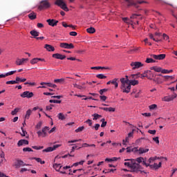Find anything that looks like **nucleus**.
I'll return each instance as SVG.
<instances>
[{
    "instance_id": "5",
    "label": "nucleus",
    "mask_w": 177,
    "mask_h": 177,
    "mask_svg": "<svg viewBox=\"0 0 177 177\" xmlns=\"http://www.w3.org/2000/svg\"><path fill=\"white\" fill-rule=\"evenodd\" d=\"M55 5H57L61 9H63L65 12H68V8L67 7V4L63 1V0H56Z\"/></svg>"
},
{
    "instance_id": "42",
    "label": "nucleus",
    "mask_w": 177,
    "mask_h": 177,
    "mask_svg": "<svg viewBox=\"0 0 177 177\" xmlns=\"http://www.w3.org/2000/svg\"><path fill=\"white\" fill-rule=\"evenodd\" d=\"M7 85H15V84H17V82L16 80H10L6 82Z\"/></svg>"
},
{
    "instance_id": "18",
    "label": "nucleus",
    "mask_w": 177,
    "mask_h": 177,
    "mask_svg": "<svg viewBox=\"0 0 177 177\" xmlns=\"http://www.w3.org/2000/svg\"><path fill=\"white\" fill-rule=\"evenodd\" d=\"M25 62H28V58H22L21 59H18L16 61V64H17V66H21V65L24 64Z\"/></svg>"
},
{
    "instance_id": "32",
    "label": "nucleus",
    "mask_w": 177,
    "mask_h": 177,
    "mask_svg": "<svg viewBox=\"0 0 177 177\" xmlns=\"http://www.w3.org/2000/svg\"><path fill=\"white\" fill-rule=\"evenodd\" d=\"M86 31L88 32V34H95V32H96V30L93 27L87 28Z\"/></svg>"
},
{
    "instance_id": "43",
    "label": "nucleus",
    "mask_w": 177,
    "mask_h": 177,
    "mask_svg": "<svg viewBox=\"0 0 177 177\" xmlns=\"http://www.w3.org/2000/svg\"><path fill=\"white\" fill-rule=\"evenodd\" d=\"M33 160H35L37 162H40V164H44L45 161L42 160L41 158H33Z\"/></svg>"
},
{
    "instance_id": "11",
    "label": "nucleus",
    "mask_w": 177,
    "mask_h": 177,
    "mask_svg": "<svg viewBox=\"0 0 177 177\" xmlns=\"http://www.w3.org/2000/svg\"><path fill=\"white\" fill-rule=\"evenodd\" d=\"M60 146H62V145H53V147H48L45 149L43 150L44 153H50V151H53L55 150H56L58 147H60Z\"/></svg>"
},
{
    "instance_id": "3",
    "label": "nucleus",
    "mask_w": 177,
    "mask_h": 177,
    "mask_svg": "<svg viewBox=\"0 0 177 177\" xmlns=\"http://www.w3.org/2000/svg\"><path fill=\"white\" fill-rule=\"evenodd\" d=\"M50 8V3L48 0H43L40 1L38 9L39 10H45L46 9H49Z\"/></svg>"
},
{
    "instance_id": "22",
    "label": "nucleus",
    "mask_w": 177,
    "mask_h": 177,
    "mask_svg": "<svg viewBox=\"0 0 177 177\" xmlns=\"http://www.w3.org/2000/svg\"><path fill=\"white\" fill-rule=\"evenodd\" d=\"M124 161H127L124 162L125 167H128V168H131L132 166V162L133 161V159H125Z\"/></svg>"
},
{
    "instance_id": "4",
    "label": "nucleus",
    "mask_w": 177,
    "mask_h": 177,
    "mask_svg": "<svg viewBox=\"0 0 177 177\" xmlns=\"http://www.w3.org/2000/svg\"><path fill=\"white\" fill-rule=\"evenodd\" d=\"M55 5H57L61 9H63L65 12H68V8L67 7V4L63 1V0H56Z\"/></svg>"
},
{
    "instance_id": "52",
    "label": "nucleus",
    "mask_w": 177,
    "mask_h": 177,
    "mask_svg": "<svg viewBox=\"0 0 177 177\" xmlns=\"http://www.w3.org/2000/svg\"><path fill=\"white\" fill-rule=\"evenodd\" d=\"M107 91H109V89L103 88L99 91V93L100 95H103L105 92H107Z\"/></svg>"
},
{
    "instance_id": "7",
    "label": "nucleus",
    "mask_w": 177,
    "mask_h": 177,
    "mask_svg": "<svg viewBox=\"0 0 177 177\" xmlns=\"http://www.w3.org/2000/svg\"><path fill=\"white\" fill-rule=\"evenodd\" d=\"M130 66L132 67V70H136L140 68V67H143V64L140 62H133L131 63Z\"/></svg>"
},
{
    "instance_id": "21",
    "label": "nucleus",
    "mask_w": 177,
    "mask_h": 177,
    "mask_svg": "<svg viewBox=\"0 0 177 177\" xmlns=\"http://www.w3.org/2000/svg\"><path fill=\"white\" fill-rule=\"evenodd\" d=\"M24 145H28V140L22 139L18 141L17 146L19 147H20V146H24Z\"/></svg>"
},
{
    "instance_id": "25",
    "label": "nucleus",
    "mask_w": 177,
    "mask_h": 177,
    "mask_svg": "<svg viewBox=\"0 0 177 177\" xmlns=\"http://www.w3.org/2000/svg\"><path fill=\"white\" fill-rule=\"evenodd\" d=\"M44 48L48 50V52H55V47L52 46L49 44H46Z\"/></svg>"
},
{
    "instance_id": "30",
    "label": "nucleus",
    "mask_w": 177,
    "mask_h": 177,
    "mask_svg": "<svg viewBox=\"0 0 177 177\" xmlns=\"http://www.w3.org/2000/svg\"><path fill=\"white\" fill-rule=\"evenodd\" d=\"M152 80L153 82H156V84H162V80L158 77H155L154 79Z\"/></svg>"
},
{
    "instance_id": "50",
    "label": "nucleus",
    "mask_w": 177,
    "mask_h": 177,
    "mask_svg": "<svg viewBox=\"0 0 177 177\" xmlns=\"http://www.w3.org/2000/svg\"><path fill=\"white\" fill-rule=\"evenodd\" d=\"M35 150H41L42 149H44V146H32V147Z\"/></svg>"
},
{
    "instance_id": "2",
    "label": "nucleus",
    "mask_w": 177,
    "mask_h": 177,
    "mask_svg": "<svg viewBox=\"0 0 177 177\" xmlns=\"http://www.w3.org/2000/svg\"><path fill=\"white\" fill-rule=\"evenodd\" d=\"M127 3V6H134L135 8H139L138 5H142V3H147V1H139V0H124Z\"/></svg>"
},
{
    "instance_id": "40",
    "label": "nucleus",
    "mask_w": 177,
    "mask_h": 177,
    "mask_svg": "<svg viewBox=\"0 0 177 177\" xmlns=\"http://www.w3.org/2000/svg\"><path fill=\"white\" fill-rule=\"evenodd\" d=\"M97 78H99V80H104L107 78V76L103 75V74H98L96 75Z\"/></svg>"
},
{
    "instance_id": "8",
    "label": "nucleus",
    "mask_w": 177,
    "mask_h": 177,
    "mask_svg": "<svg viewBox=\"0 0 177 177\" xmlns=\"http://www.w3.org/2000/svg\"><path fill=\"white\" fill-rule=\"evenodd\" d=\"M134 160L136 162H138V164H142V165H145V167H149V165H150L149 163H147L145 158L142 157L137 158L136 159H134Z\"/></svg>"
},
{
    "instance_id": "20",
    "label": "nucleus",
    "mask_w": 177,
    "mask_h": 177,
    "mask_svg": "<svg viewBox=\"0 0 177 177\" xmlns=\"http://www.w3.org/2000/svg\"><path fill=\"white\" fill-rule=\"evenodd\" d=\"M91 70H111L110 67L106 66H93L91 68Z\"/></svg>"
},
{
    "instance_id": "31",
    "label": "nucleus",
    "mask_w": 177,
    "mask_h": 177,
    "mask_svg": "<svg viewBox=\"0 0 177 177\" xmlns=\"http://www.w3.org/2000/svg\"><path fill=\"white\" fill-rule=\"evenodd\" d=\"M92 117H93V121H97V120H100V118H102V115L94 113L92 115Z\"/></svg>"
},
{
    "instance_id": "26",
    "label": "nucleus",
    "mask_w": 177,
    "mask_h": 177,
    "mask_svg": "<svg viewBox=\"0 0 177 177\" xmlns=\"http://www.w3.org/2000/svg\"><path fill=\"white\" fill-rule=\"evenodd\" d=\"M150 68L151 70H153L156 73H162V70H163L162 68H161V67H158V66H152Z\"/></svg>"
},
{
    "instance_id": "53",
    "label": "nucleus",
    "mask_w": 177,
    "mask_h": 177,
    "mask_svg": "<svg viewBox=\"0 0 177 177\" xmlns=\"http://www.w3.org/2000/svg\"><path fill=\"white\" fill-rule=\"evenodd\" d=\"M154 109H157V104H151L149 106V110H154Z\"/></svg>"
},
{
    "instance_id": "64",
    "label": "nucleus",
    "mask_w": 177,
    "mask_h": 177,
    "mask_svg": "<svg viewBox=\"0 0 177 177\" xmlns=\"http://www.w3.org/2000/svg\"><path fill=\"white\" fill-rule=\"evenodd\" d=\"M52 107H53V104H50V106H46V110L50 111V110H52Z\"/></svg>"
},
{
    "instance_id": "54",
    "label": "nucleus",
    "mask_w": 177,
    "mask_h": 177,
    "mask_svg": "<svg viewBox=\"0 0 177 177\" xmlns=\"http://www.w3.org/2000/svg\"><path fill=\"white\" fill-rule=\"evenodd\" d=\"M155 160H156V158H150L149 160L147 162V163L149 164L150 165V164H151V162H153V161H154Z\"/></svg>"
},
{
    "instance_id": "63",
    "label": "nucleus",
    "mask_w": 177,
    "mask_h": 177,
    "mask_svg": "<svg viewBox=\"0 0 177 177\" xmlns=\"http://www.w3.org/2000/svg\"><path fill=\"white\" fill-rule=\"evenodd\" d=\"M142 115H144V117H151V113H142Z\"/></svg>"
},
{
    "instance_id": "1",
    "label": "nucleus",
    "mask_w": 177,
    "mask_h": 177,
    "mask_svg": "<svg viewBox=\"0 0 177 177\" xmlns=\"http://www.w3.org/2000/svg\"><path fill=\"white\" fill-rule=\"evenodd\" d=\"M121 89L123 93H129L131 92V84H129V80L122 77L120 79Z\"/></svg>"
},
{
    "instance_id": "45",
    "label": "nucleus",
    "mask_w": 177,
    "mask_h": 177,
    "mask_svg": "<svg viewBox=\"0 0 177 177\" xmlns=\"http://www.w3.org/2000/svg\"><path fill=\"white\" fill-rule=\"evenodd\" d=\"M173 70L171 69V70H169V71H168V70H167V69H163L162 71V74H169L170 73H173Z\"/></svg>"
},
{
    "instance_id": "16",
    "label": "nucleus",
    "mask_w": 177,
    "mask_h": 177,
    "mask_svg": "<svg viewBox=\"0 0 177 177\" xmlns=\"http://www.w3.org/2000/svg\"><path fill=\"white\" fill-rule=\"evenodd\" d=\"M149 74H151V71H145L142 74H140V77L141 78H145L146 77L148 80H151V76H149Z\"/></svg>"
},
{
    "instance_id": "15",
    "label": "nucleus",
    "mask_w": 177,
    "mask_h": 177,
    "mask_svg": "<svg viewBox=\"0 0 177 177\" xmlns=\"http://www.w3.org/2000/svg\"><path fill=\"white\" fill-rule=\"evenodd\" d=\"M47 23L48 24V26H50L51 27H55L56 26H57V23H59V21L56 20V19H47Z\"/></svg>"
},
{
    "instance_id": "55",
    "label": "nucleus",
    "mask_w": 177,
    "mask_h": 177,
    "mask_svg": "<svg viewBox=\"0 0 177 177\" xmlns=\"http://www.w3.org/2000/svg\"><path fill=\"white\" fill-rule=\"evenodd\" d=\"M15 73H16V71H12L6 73V75H7V77H8V75H13Z\"/></svg>"
},
{
    "instance_id": "51",
    "label": "nucleus",
    "mask_w": 177,
    "mask_h": 177,
    "mask_svg": "<svg viewBox=\"0 0 177 177\" xmlns=\"http://www.w3.org/2000/svg\"><path fill=\"white\" fill-rule=\"evenodd\" d=\"M39 62L38 61V58H33L31 61H30V64H37V62Z\"/></svg>"
},
{
    "instance_id": "28",
    "label": "nucleus",
    "mask_w": 177,
    "mask_h": 177,
    "mask_svg": "<svg viewBox=\"0 0 177 177\" xmlns=\"http://www.w3.org/2000/svg\"><path fill=\"white\" fill-rule=\"evenodd\" d=\"M28 16L30 20H35L37 19V14L34 12L30 13Z\"/></svg>"
},
{
    "instance_id": "19",
    "label": "nucleus",
    "mask_w": 177,
    "mask_h": 177,
    "mask_svg": "<svg viewBox=\"0 0 177 177\" xmlns=\"http://www.w3.org/2000/svg\"><path fill=\"white\" fill-rule=\"evenodd\" d=\"M53 57H54L55 59H59V60H64V59L66 58V55H63L59 53H55L53 55Z\"/></svg>"
},
{
    "instance_id": "49",
    "label": "nucleus",
    "mask_w": 177,
    "mask_h": 177,
    "mask_svg": "<svg viewBox=\"0 0 177 177\" xmlns=\"http://www.w3.org/2000/svg\"><path fill=\"white\" fill-rule=\"evenodd\" d=\"M85 129V127L84 126L78 127L76 130L75 132L78 133V132H82V130Z\"/></svg>"
},
{
    "instance_id": "62",
    "label": "nucleus",
    "mask_w": 177,
    "mask_h": 177,
    "mask_svg": "<svg viewBox=\"0 0 177 177\" xmlns=\"http://www.w3.org/2000/svg\"><path fill=\"white\" fill-rule=\"evenodd\" d=\"M153 140L154 142H156V143L157 145H158V144L160 143V140H158V137L153 138Z\"/></svg>"
},
{
    "instance_id": "61",
    "label": "nucleus",
    "mask_w": 177,
    "mask_h": 177,
    "mask_svg": "<svg viewBox=\"0 0 177 177\" xmlns=\"http://www.w3.org/2000/svg\"><path fill=\"white\" fill-rule=\"evenodd\" d=\"M42 127V122H39L37 125H36V128L37 129H41V127Z\"/></svg>"
},
{
    "instance_id": "27",
    "label": "nucleus",
    "mask_w": 177,
    "mask_h": 177,
    "mask_svg": "<svg viewBox=\"0 0 177 177\" xmlns=\"http://www.w3.org/2000/svg\"><path fill=\"white\" fill-rule=\"evenodd\" d=\"M57 117L61 121H64V120L67 118V115H64L62 113H58Z\"/></svg>"
},
{
    "instance_id": "13",
    "label": "nucleus",
    "mask_w": 177,
    "mask_h": 177,
    "mask_svg": "<svg viewBox=\"0 0 177 177\" xmlns=\"http://www.w3.org/2000/svg\"><path fill=\"white\" fill-rule=\"evenodd\" d=\"M53 168H55V171H58V172H60V174H66V172L63 170H61L62 168L63 167V166H62L61 164H57V163H55L53 165Z\"/></svg>"
},
{
    "instance_id": "60",
    "label": "nucleus",
    "mask_w": 177,
    "mask_h": 177,
    "mask_svg": "<svg viewBox=\"0 0 177 177\" xmlns=\"http://www.w3.org/2000/svg\"><path fill=\"white\" fill-rule=\"evenodd\" d=\"M86 124H88L89 127H92V120L91 119H88L86 122Z\"/></svg>"
},
{
    "instance_id": "35",
    "label": "nucleus",
    "mask_w": 177,
    "mask_h": 177,
    "mask_svg": "<svg viewBox=\"0 0 177 177\" xmlns=\"http://www.w3.org/2000/svg\"><path fill=\"white\" fill-rule=\"evenodd\" d=\"M117 81H118V79L117 78L111 80V84L115 86V89H117V88H118V82H117Z\"/></svg>"
},
{
    "instance_id": "12",
    "label": "nucleus",
    "mask_w": 177,
    "mask_h": 177,
    "mask_svg": "<svg viewBox=\"0 0 177 177\" xmlns=\"http://www.w3.org/2000/svg\"><path fill=\"white\" fill-rule=\"evenodd\" d=\"M28 166L30 165H27L26 163L24 162L23 160H17L15 162V168H20V167H24V166Z\"/></svg>"
},
{
    "instance_id": "46",
    "label": "nucleus",
    "mask_w": 177,
    "mask_h": 177,
    "mask_svg": "<svg viewBox=\"0 0 177 177\" xmlns=\"http://www.w3.org/2000/svg\"><path fill=\"white\" fill-rule=\"evenodd\" d=\"M146 63H156V60L153 59L152 58H147Z\"/></svg>"
},
{
    "instance_id": "9",
    "label": "nucleus",
    "mask_w": 177,
    "mask_h": 177,
    "mask_svg": "<svg viewBox=\"0 0 177 177\" xmlns=\"http://www.w3.org/2000/svg\"><path fill=\"white\" fill-rule=\"evenodd\" d=\"M59 46L64 49H74V44L73 43H60Z\"/></svg>"
},
{
    "instance_id": "34",
    "label": "nucleus",
    "mask_w": 177,
    "mask_h": 177,
    "mask_svg": "<svg viewBox=\"0 0 177 177\" xmlns=\"http://www.w3.org/2000/svg\"><path fill=\"white\" fill-rule=\"evenodd\" d=\"M147 151H149V149H145V148L140 147V148L138 149V153H139V154H143V153H147Z\"/></svg>"
},
{
    "instance_id": "57",
    "label": "nucleus",
    "mask_w": 177,
    "mask_h": 177,
    "mask_svg": "<svg viewBox=\"0 0 177 177\" xmlns=\"http://www.w3.org/2000/svg\"><path fill=\"white\" fill-rule=\"evenodd\" d=\"M23 151L26 152V151H33L30 147H25V148L23 149Z\"/></svg>"
},
{
    "instance_id": "23",
    "label": "nucleus",
    "mask_w": 177,
    "mask_h": 177,
    "mask_svg": "<svg viewBox=\"0 0 177 177\" xmlns=\"http://www.w3.org/2000/svg\"><path fill=\"white\" fill-rule=\"evenodd\" d=\"M100 110H104V111L114 112L115 111V109L113 107H99Z\"/></svg>"
},
{
    "instance_id": "38",
    "label": "nucleus",
    "mask_w": 177,
    "mask_h": 177,
    "mask_svg": "<svg viewBox=\"0 0 177 177\" xmlns=\"http://www.w3.org/2000/svg\"><path fill=\"white\" fill-rule=\"evenodd\" d=\"M133 132H135V129H133L131 132L128 133V136L126 137V142H128L129 138H132V136H133Z\"/></svg>"
},
{
    "instance_id": "36",
    "label": "nucleus",
    "mask_w": 177,
    "mask_h": 177,
    "mask_svg": "<svg viewBox=\"0 0 177 177\" xmlns=\"http://www.w3.org/2000/svg\"><path fill=\"white\" fill-rule=\"evenodd\" d=\"M31 114H32V110L28 109V110L26 111V115H25L26 120H28V118H30V115H31Z\"/></svg>"
},
{
    "instance_id": "39",
    "label": "nucleus",
    "mask_w": 177,
    "mask_h": 177,
    "mask_svg": "<svg viewBox=\"0 0 177 177\" xmlns=\"http://www.w3.org/2000/svg\"><path fill=\"white\" fill-rule=\"evenodd\" d=\"M129 83L130 84V85H133V86H135V85H138V84H139V81L138 80H129Z\"/></svg>"
},
{
    "instance_id": "44",
    "label": "nucleus",
    "mask_w": 177,
    "mask_h": 177,
    "mask_svg": "<svg viewBox=\"0 0 177 177\" xmlns=\"http://www.w3.org/2000/svg\"><path fill=\"white\" fill-rule=\"evenodd\" d=\"M37 135L39 138H46V135L41 131H37Z\"/></svg>"
},
{
    "instance_id": "59",
    "label": "nucleus",
    "mask_w": 177,
    "mask_h": 177,
    "mask_svg": "<svg viewBox=\"0 0 177 177\" xmlns=\"http://www.w3.org/2000/svg\"><path fill=\"white\" fill-rule=\"evenodd\" d=\"M157 131L156 130H149L148 133H150L151 135H156Z\"/></svg>"
},
{
    "instance_id": "33",
    "label": "nucleus",
    "mask_w": 177,
    "mask_h": 177,
    "mask_svg": "<svg viewBox=\"0 0 177 177\" xmlns=\"http://www.w3.org/2000/svg\"><path fill=\"white\" fill-rule=\"evenodd\" d=\"M81 147H96V145L95 144L88 145L86 143H84L82 145V147H79V149H81Z\"/></svg>"
},
{
    "instance_id": "47",
    "label": "nucleus",
    "mask_w": 177,
    "mask_h": 177,
    "mask_svg": "<svg viewBox=\"0 0 177 177\" xmlns=\"http://www.w3.org/2000/svg\"><path fill=\"white\" fill-rule=\"evenodd\" d=\"M19 108H16L15 109V110L12 111L11 114L12 115H16V114H17V113H19Z\"/></svg>"
},
{
    "instance_id": "41",
    "label": "nucleus",
    "mask_w": 177,
    "mask_h": 177,
    "mask_svg": "<svg viewBox=\"0 0 177 177\" xmlns=\"http://www.w3.org/2000/svg\"><path fill=\"white\" fill-rule=\"evenodd\" d=\"M47 131H49V127H45L41 130V131L46 136H48V133H46Z\"/></svg>"
},
{
    "instance_id": "37",
    "label": "nucleus",
    "mask_w": 177,
    "mask_h": 177,
    "mask_svg": "<svg viewBox=\"0 0 177 177\" xmlns=\"http://www.w3.org/2000/svg\"><path fill=\"white\" fill-rule=\"evenodd\" d=\"M54 82L55 84H63V82H64V78L55 79L54 80Z\"/></svg>"
},
{
    "instance_id": "6",
    "label": "nucleus",
    "mask_w": 177,
    "mask_h": 177,
    "mask_svg": "<svg viewBox=\"0 0 177 177\" xmlns=\"http://www.w3.org/2000/svg\"><path fill=\"white\" fill-rule=\"evenodd\" d=\"M130 169H131V171L133 172H138V171L140 169V165H139L138 163H136V160H135V159H133V162Z\"/></svg>"
},
{
    "instance_id": "56",
    "label": "nucleus",
    "mask_w": 177,
    "mask_h": 177,
    "mask_svg": "<svg viewBox=\"0 0 177 177\" xmlns=\"http://www.w3.org/2000/svg\"><path fill=\"white\" fill-rule=\"evenodd\" d=\"M100 98L101 100H102L103 102H106V100H107V97L105 95H100Z\"/></svg>"
},
{
    "instance_id": "29",
    "label": "nucleus",
    "mask_w": 177,
    "mask_h": 177,
    "mask_svg": "<svg viewBox=\"0 0 177 177\" xmlns=\"http://www.w3.org/2000/svg\"><path fill=\"white\" fill-rule=\"evenodd\" d=\"M30 35L34 37L35 38H36V37H39V32H37L35 30H32L30 31Z\"/></svg>"
},
{
    "instance_id": "17",
    "label": "nucleus",
    "mask_w": 177,
    "mask_h": 177,
    "mask_svg": "<svg viewBox=\"0 0 177 177\" xmlns=\"http://www.w3.org/2000/svg\"><path fill=\"white\" fill-rule=\"evenodd\" d=\"M176 96H177L176 94L165 96L164 97L163 100H164V102H172V100H174V99H176Z\"/></svg>"
},
{
    "instance_id": "48",
    "label": "nucleus",
    "mask_w": 177,
    "mask_h": 177,
    "mask_svg": "<svg viewBox=\"0 0 177 177\" xmlns=\"http://www.w3.org/2000/svg\"><path fill=\"white\" fill-rule=\"evenodd\" d=\"M52 83L50 82H41L40 83V85H47V86H49L50 88H52Z\"/></svg>"
},
{
    "instance_id": "10",
    "label": "nucleus",
    "mask_w": 177,
    "mask_h": 177,
    "mask_svg": "<svg viewBox=\"0 0 177 177\" xmlns=\"http://www.w3.org/2000/svg\"><path fill=\"white\" fill-rule=\"evenodd\" d=\"M21 97H27V99H30V97H34V93L30 91H24L20 95Z\"/></svg>"
},
{
    "instance_id": "24",
    "label": "nucleus",
    "mask_w": 177,
    "mask_h": 177,
    "mask_svg": "<svg viewBox=\"0 0 177 177\" xmlns=\"http://www.w3.org/2000/svg\"><path fill=\"white\" fill-rule=\"evenodd\" d=\"M148 167H150V168H154V169H158V168H161V162L158 164L154 163L153 165H149Z\"/></svg>"
},
{
    "instance_id": "58",
    "label": "nucleus",
    "mask_w": 177,
    "mask_h": 177,
    "mask_svg": "<svg viewBox=\"0 0 177 177\" xmlns=\"http://www.w3.org/2000/svg\"><path fill=\"white\" fill-rule=\"evenodd\" d=\"M163 39L165 40V41H168V39H169V36L167 35V34L164 33L163 35Z\"/></svg>"
},
{
    "instance_id": "14",
    "label": "nucleus",
    "mask_w": 177,
    "mask_h": 177,
    "mask_svg": "<svg viewBox=\"0 0 177 177\" xmlns=\"http://www.w3.org/2000/svg\"><path fill=\"white\" fill-rule=\"evenodd\" d=\"M153 59L156 60H164L165 59V54H160V55H151Z\"/></svg>"
}]
</instances>
